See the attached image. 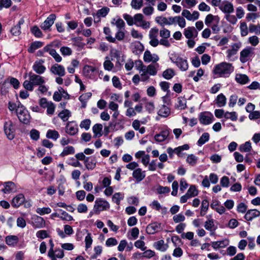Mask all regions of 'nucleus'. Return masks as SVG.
<instances>
[{
	"instance_id": "26",
	"label": "nucleus",
	"mask_w": 260,
	"mask_h": 260,
	"mask_svg": "<svg viewBox=\"0 0 260 260\" xmlns=\"http://www.w3.org/2000/svg\"><path fill=\"white\" fill-rule=\"evenodd\" d=\"M170 109L165 105H161L159 109L157 114L159 116L162 117H167L170 114Z\"/></svg>"
},
{
	"instance_id": "16",
	"label": "nucleus",
	"mask_w": 260,
	"mask_h": 260,
	"mask_svg": "<svg viewBox=\"0 0 260 260\" xmlns=\"http://www.w3.org/2000/svg\"><path fill=\"white\" fill-rule=\"evenodd\" d=\"M24 23V19L21 18L18 21V23L13 27L11 30L10 32L13 36H18L21 34V25Z\"/></svg>"
},
{
	"instance_id": "47",
	"label": "nucleus",
	"mask_w": 260,
	"mask_h": 260,
	"mask_svg": "<svg viewBox=\"0 0 260 260\" xmlns=\"http://www.w3.org/2000/svg\"><path fill=\"white\" fill-rule=\"evenodd\" d=\"M194 30V27H188L184 29V35L187 39H191L193 37V31Z\"/></svg>"
},
{
	"instance_id": "36",
	"label": "nucleus",
	"mask_w": 260,
	"mask_h": 260,
	"mask_svg": "<svg viewBox=\"0 0 260 260\" xmlns=\"http://www.w3.org/2000/svg\"><path fill=\"white\" fill-rule=\"evenodd\" d=\"M32 69L37 74L40 75L44 73L46 69L44 66L39 65L38 63H34Z\"/></svg>"
},
{
	"instance_id": "24",
	"label": "nucleus",
	"mask_w": 260,
	"mask_h": 260,
	"mask_svg": "<svg viewBox=\"0 0 260 260\" xmlns=\"http://www.w3.org/2000/svg\"><path fill=\"white\" fill-rule=\"evenodd\" d=\"M154 247L161 252H165L167 250L168 248L167 244H165V242L163 240H160L157 242H155L153 244Z\"/></svg>"
},
{
	"instance_id": "6",
	"label": "nucleus",
	"mask_w": 260,
	"mask_h": 260,
	"mask_svg": "<svg viewBox=\"0 0 260 260\" xmlns=\"http://www.w3.org/2000/svg\"><path fill=\"white\" fill-rule=\"evenodd\" d=\"M254 48L251 47H247L240 52V60L241 62L245 63L248 60V57L253 54Z\"/></svg>"
},
{
	"instance_id": "32",
	"label": "nucleus",
	"mask_w": 260,
	"mask_h": 260,
	"mask_svg": "<svg viewBox=\"0 0 260 260\" xmlns=\"http://www.w3.org/2000/svg\"><path fill=\"white\" fill-rule=\"evenodd\" d=\"M236 81L241 84H245L249 81L248 77L245 74L237 75L236 78Z\"/></svg>"
},
{
	"instance_id": "59",
	"label": "nucleus",
	"mask_w": 260,
	"mask_h": 260,
	"mask_svg": "<svg viewBox=\"0 0 260 260\" xmlns=\"http://www.w3.org/2000/svg\"><path fill=\"white\" fill-rule=\"evenodd\" d=\"M8 79L5 80L4 83L2 84L1 89V93L2 95H6L7 93H8Z\"/></svg>"
},
{
	"instance_id": "48",
	"label": "nucleus",
	"mask_w": 260,
	"mask_h": 260,
	"mask_svg": "<svg viewBox=\"0 0 260 260\" xmlns=\"http://www.w3.org/2000/svg\"><path fill=\"white\" fill-rule=\"evenodd\" d=\"M30 31L36 38H41L43 36L41 30L37 26H33Z\"/></svg>"
},
{
	"instance_id": "60",
	"label": "nucleus",
	"mask_w": 260,
	"mask_h": 260,
	"mask_svg": "<svg viewBox=\"0 0 260 260\" xmlns=\"http://www.w3.org/2000/svg\"><path fill=\"white\" fill-rule=\"evenodd\" d=\"M30 136L31 139L37 141L40 138V133L38 131L32 129L30 132Z\"/></svg>"
},
{
	"instance_id": "1",
	"label": "nucleus",
	"mask_w": 260,
	"mask_h": 260,
	"mask_svg": "<svg viewBox=\"0 0 260 260\" xmlns=\"http://www.w3.org/2000/svg\"><path fill=\"white\" fill-rule=\"evenodd\" d=\"M234 68L232 63L222 62L216 64L213 70V73L221 77H228L234 71Z\"/></svg>"
},
{
	"instance_id": "63",
	"label": "nucleus",
	"mask_w": 260,
	"mask_h": 260,
	"mask_svg": "<svg viewBox=\"0 0 260 260\" xmlns=\"http://www.w3.org/2000/svg\"><path fill=\"white\" fill-rule=\"evenodd\" d=\"M60 51L61 52L62 55H70L72 53V51L71 49L68 47H62L60 49Z\"/></svg>"
},
{
	"instance_id": "20",
	"label": "nucleus",
	"mask_w": 260,
	"mask_h": 260,
	"mask_svg": "<svg viewBox=\"0 0 260 260\" xmlns=\"http://www.w3.org/2000/svg\"><path fill=\"white\" fill-rule=\"evenodd\" d=\"M259 215L260 212L258 210L256 209H251L246 212L244 216V218L248 221H251L254 218L258 217Z\"/></svg>"
},
{
	"instance_id": "62",
	"label": "nucleus",
	"mask_w": 260,
	"mask_h": 260,
	"mask_svg": "<svg viewBox=\"0 0 260 260\" xmlns=\"http://www.w3.org/2000/svg\"><path fill=\"white\" fill-rule=\"evenodd\" d=\"M157 192L158 194H163L169 193L170 191V188L167 186H162L159 185L156 189Z\"/></svg>"
},
{
	"instance_id": "37",
	"label": "nucleus",
	"mask_w": 260,
	"mask_h": 260,
	"mask_svg": "<svg viewBox=\"0 0 260 260\" xmlns=\"http://www.w3.org/2000/svg\"><path fill=\"white\" fill-rule=\"evenodd\" d=\"M75 153V149L72 146H66L64 148L62 152L60 153V156L64 157L69 154H72Z\"/></svg>"
},
{
	"instance_id": "53",
	"label": "nucleus",
	"mask_w": 260,
	"mask_h": 260,
	"mask_svg": "<svg viewBox=\"0 0 260 260\" xmlns=\"http://www.w3.org/2000/svg\"><path fill=\"white\" fill-rule=\"evenodd\" d=\"M59 211L61 212V216L60 217L62 220H65L67 221H71L73 220V217L69 215L67 212L63 211L61 209L59 210Z\"/></svg>"
},
{
	"instance_id": "7",
	"label": "nucleus",
	"mask_w": 260,
	"mask_h": 260,
	"mask_svg": "<svg viewBox=\"0 0 260 260\" xmlns=\"http://www.w3.org/2000/svg\"><path fill=\"white\" fill-rule=\"evenodd\" d=\"M66 133L70 136H74L78 133V125L75 121L68 122L66 126Z\"/></svg>"
},
{
	"instance_id": "9",
	"label": "nucleus",
	"mask_w": 260,
	"mask_h": 260,
	"mask_svg": "<svg viewBox=\"0 0 260 260\" xmlns=\"http://www.w3.org/2000/svg\"><path fill=\"white\" fill-rule=\"evenodd\" d=\"M31 224L34 228L40 229L45 226V221L43 217L36 215L31 218Z\"/></svg>"
},
{
	"instance_id": "19",
	"label": "nucleus",
	"mask_w": 260,
	"mask_h": 260,
	"mask_svg": "<svg viewBox=\"0 0 260 260\" xmlns=\"http://www.w3.org/2000/svg\"><path fill=\"white\" fill-rule=\"evenodd\" d=\"M145 171H142V169L140 168L136 169L133 173V177L138 182L143 180L145 177Z\"/></svg>"
},
{
	"instance_id": "43",
	"label": "nucleus",
	"mask_w": 260,
	"mask_h": 260,
	"mask_svg": "<svg viewBox=\"0 0 260 260\" xmlns=\"http://www.w3.org/2000/svg\"><path fill=\"white\" fill-rule=\"evenodd\" d=\"M156 22L160 26L164 27L165 25H168V19L162 16H157L155 18Z\"/></svg>"
},
{
	"instance_id": "39",
	"label": "nucleus",
	"mask_w": 260,
	"mask_h": 260,
	"mask_svg": "<svg viewBox=\"0 0 260 260\" xmlns=\"http://www.w3.org/2000/svg\"><path fill=\"white\" fill-rule=\"evenodd\" d=\"M251 145L249 141L246 142L240 146L239 150L241 152H249L251 151Z\"/></svg>"
},
{
	"instance_id": "28",
	"label": "nucleus",
	"mask_w": 260,
	"mask_h": 260,
	"mask_svg": "<svg viewBox=\"0 0 260 260\" xmlns=\"http://www.w3.org/2000/svg\"><path fill=\"white\" fill-rule=\"evenodd\" d=\"M102 128L103 126L101 124L97 123L93 125L92 127V131L94 134V138H99L102 136Z\"/></svg>"
},
{
	"instance_id": "12",
	"label": "nucleus",
	"mask_w": 260,
	"mask_h": 260,
	"mask_svg": "<svg viewBox=\"0 0 260 260\" xmlns=\"http://www.w3.org/2000/svg\"><path fill=\"white\" fill-rule=\"evenodd\" d=\"M29 79L30 80L34 85H41L45 83L44 78L39 75L35 74L30 72L28 74Z\"/></svg>"
},
{
	"instance_id": "35",
	"label": "nucleus",
	"mask_w": 260,
	"mask_h": 260,
	"mask_svg": "<svg viewBox=\"0 0 260 260\" xmlns=\"http://www.w3.org/2000/svg\"><path fill=\"white\" fill-rule=\"evenodd\" d=\"M209 134L208 133H203L197 142V144L199 146H202L209 140Z\"/></svg>"
},
{
	"instance_id": "21",
	"label": "nucleus",
	"mask_w": 260,
	"mask_h": 260,
	"mask_svg": "<svg viewBox=\"0 0 260 260\" xmlns=\"http://www.w3.org/2000/svg\"><path fill=\"white\" fill-rule=\"evenodd\" d=\"M241 46V43H236L232 45V49H228L226 51L227 57L230 58L232 56L237 54L238 51Z\"/></svg>"
},
{
	"instance_id": "56",
	"label": "nucleus",
	"mask_w": 260,
	"mask_h": 260,
	"mask_svg": "<svg viewBox=\"0 0 260 260\" xmlns=\"http://www.w3.org/2000/svg\"><path fill=\"white\" fill-rule=\"evenodd\" d=\"M12 5L11 0H0V11L3 8H9Z\"/></svg>"
},
{
	"instance_id": "11",
	"label": "nucleus",
	"mask_w": 260,
	"mask_h": 260,
	"mask_svg": "<svg viewBox=\"0 0 260 260\" xmlns=\"http://www.w3.org/2000/svg\"><path fill=\"white\" fill-rule=\"evenodd\" d=\"M50 72L54 75L62 77L65 75L66 71L64 68L59 64L55 63L53 64L50 69Z\"/></svg>"
},
{
	"instance_id": "27",
	"label": "nucleus",
	"mask_w": 260,
	"mask_h": 260,
	"mask_svg": "<svg viewBox=\"0 0 260 260\" xmlns=\"http://www.w3.org/2000/svg\"><path fill=\"white\" fill-rule=\"evenodd\" d=\"M219 9L226 14L232 13L234 11L233 5L231 3H227L224 5L220 6Z\"/></svg>"
},
{
	"instance_id": "29",
	"label": "nucleus",
	"mask_w": 260,
	"mask_h": 260,
	"mask_svg": "<svg viewBox=\"0 0 260 260\" xmlns=\"http://www.w3.org/2000/svg\"><path fill=\"white\" fill-rule=\"evenodd\" d=\"M215 102L218 107H222L225 105L226 99L223 94L220 93L215 99Z\"/></svg>"
},
{
	"instance_id": "8",
	"label": "nucleus",
	"mask_w": 260,
	"mask_h": 260,
	"mask_svg": "<svg viewBox=\"0 0 260 260\" xmlns=\"http://www.w3.org/2000/svg\"><path fill=\"white\" fill-rule=\"evenodd\" d=\"M171 60L173 62L175 63L181 71H185L188 69V64L186 59H183L181 57H177L175 60L172 58H171Z\"/></svg>"
},
{
	"instance_id": "4",
	"label": "nucleus",
	"mask_w": 260,
	"mask_h": 260,
	"mask_svg": "<svg viewBox=\"0 0 260 260\" xmlns=\"http://www.w3.org/2000/svg\"><path fill=\"white\" fill-rule=\"evenodd\" d=\"M16 113L20 122L24 124L29 123L30 116L26 109L16 111Z\"/></svg>"
},
{
	"instance_id": "13",
	"label": "nucleus",
	"mask_w": 260,
	"mask_h": 260,
	"mask_svg": "<svg viewBox=\"0 0 260 260\" xmlns=\"http://www.w3.org/2000/svg\"><path fill=\"white\" fill-rule=\"evenodd\" d=\"M56 15L51 14L47 18L44 22L41 25V27L43 30H47L53 24L56 19Z\"/></svg>"
},
{
	"instance_id": "15",
	"label": "nucleus",
	"mask_w": 260,
	"mask_h": 260,
	"mask_svg": "<svg viewBox=\"0 0 260 260\" xmlns=\"http://www.w3.org/2000/svg\"><path fill=\"white\" fill-rule=\"evenodd\" d=\"M109 11V8L105 7L99 10L96 14H93L94 22L95 23L99 22L100 21V17H105L108 14Z\"/></svg>"
},
{
	"instance_id": "2",
	"label": "nucleus",
	"mask_w": 260,
	"mask_h": 260,
	"mask_svg": "<svg viewBox=\"0 0 260 260\" xmlns=\"http://www.w3.org/2000/svg\"><path fill=\"white\" fill-rule=\"evenodd\" d=\"M109 208L110 205L107 201L98 198L95 201L93 210L95 214H99L101 211L107 210Z\"/></svg>"
},
{
	"instance_id": "61",
	"label": "nucleus",
	"mask_w": 260,
	"mask_h": 260,
	"mask_svg": "<svg viewBox=\"0 0 260 260\" xmlns=\"http://www.w3.org/2000/svg\"><path fill=\"white\" fill-rule=\"evenodd\" d=\"M85 248L88 249L91 247L92 243V239L90 233H88L85 238Z\"/></svg>"
},
{
	"instance_id": "14",
	"label": "nucleus",
	"mask_w": 260,
	"mask_h": 260,
	"mask_svg": "<svg viewBox=\"0 0 260 260\" xmlns=\"http://www.w3.org/2000/svg\"><path fill=\"white\" fill-rule=\"evenodd\" d=\"M171 130L169 129H164L154 136V139L157 142H162L165 141L169 137Z\"/></svg>"
},
{
	"instance_id": "17",
	"label": "nucleus",
	"mask_w": 260,
	"mask_h": 260,
	"mask_svg": "<svg viewBox=\"0 0 260 260\" xmlns=\"http://www.w3.org/2000/svg\"><path fill=\"white\" fill-rule=\"evenodd\" d=\"M84 164L87 170H93L96 167V159L94 157H87Z\"/></svg>"
},
{
	"instance_id": "57",
	"label": "nucleus",
	"mask_w": 260,
	"mask_h": 260,
	"mask_svg": "<svg viewBox=\"0 0 260 260\" xmlns=\"http://www.w3.org/2000/svg\"><path fill=\"white\" fill-rule=\"evenodd\" d=\"M91 123L90 119H86L82 121L80 123V126L81 128H84L85 130L89 129Z\"/></svg>"
},
{
	"instance_id": "22",
	"label": "nucleus",
	"mask_w": 260,
	"mask_h": 260,
	"mask_svg": "<svg viewBox=\"0 0 260 260\" xmlns=\"http://www.w3.org/2000/svg\"><path fill=\"white\" fill-rule=\"evenodd\" d=\"M25 198L23 194L20 193L14 197L12 202V206L17 208L24 202Z\"/></svg>"
},
{
	"instance_id": "31",
	"label": "nucleus",
	"mask_w": 260,
	"mask_h": 260,
	"mask_svg": "<svg viewBox=\"0 0 260 260\" xmlns=\"http://www.w3.org/2000/svg\"><path fill=\"white\" fill-rule=\"evenodd\" d=\"M204 227L207 231H216L217 226L214 224V220L213 219H209L205 222Z\"/></svg>"
},
{
	"instance_id": "5",
	"label": "nucleus",
	"mask_w": 260,
	"mask_h": 260,
	"mask_svg": "<svg viewBox=\"0 0 260 260\" xmlns=\"http://www.w3.org/2000/svg\"><path fill=\"white\" fill-rule=\"evenodd\" d=\"M214 118L213 114L209 112H201L199 115V120L204 125H208L212 123Z\"/></svg>"
},
{
	"instance_id": "58",
	"label": "nucleus",
	"mask_w": 260,
	"mask_h": 260,
	"mask_svg": "<svg viewBox=\"0 0 260 260\" xmlns=\"http://www.w3.org/2000/svg\"><path fill=\"white\" fill-rule=\"evenodd\" d=\"M23 85L26 90L32 91L34 89V85L30 80L24 81Z\"/></svg>"
},
{
	"instance_id": "54",
	"label": "nucleus",
	"mask_w": 260,
	"mask_h": 260,
	"mask_svg": "<svg viewBox=\"0 0 260 260\" xmlns=\"http://www.w3.org/2000/svg\"><path fill=\"white\" fill-rule=\"evenodd\" d=\"M36 236L37 238L41 239H44L50 237L47 231L45 230H40L38 231L36 233Z\"/></svg>"
},
{
	"instance_id": "25",
	"label": "nucleus",
	"mask_w": 260,
	"mask_h": 260,
	"mask_svg": "<svg viewBox=\"0 0 260 260\" xmlns=\"http://www.w3.org/2000/svg\"><path fill=\"white\" fill-rule=\"evenodd\" d=\"M229 244V242L227 239L211 242L212 247L215 250L219 248H224L228 246Z\"/></svg>"
},
{
	"instance_id": "45",
	"label": "nucleus",
	"mask_w": 260,
	"mask_h": 260,
	"mask_svg": "<svg viewBox=\"0 0 260 260\" xmlns=\"http://www.w3.org/2000/svg\"><path fill=\"white\" fill-rule=\"evenodd\" d=\"M175 75L173 69H168L164 71L162 76L167 80L171 79Z\"/></svg>"
},
{
	"instance_id": "34",
	"label": "nucleus",
	"mask_w": 260,
	"mask_h": 260,
	"mask_svg": "<svg viewBox=\"0 0 260 260\" xmlns=\"http://www.w3.org/2000/svg\"><path fill=\"white\" fill-rule=\"evenodd\" d=\"M58 116L63 121H67L69 118L71 116V113L69 110L64 109L58 114Z\"/></svg>"
},
{
	"instance_id": "55",
	"label": "nucleus",
	"mask_w": 260,
	"mask_h": 260,
	"mask_svg": "<svg viewBox=\"0 0 260 260\" xmlns=\"http://www.w3.org/2000/svg\"><path fill=\"white\" fill-rule=\"evenodd\" d=\"M224 117L226 119H230L232 121H236L237 119V116L235 112H226L224 113Z\"/></svg>"
},
{
	"instance_id": "38",
	"label": "nucleus",
	"mask_w": 260,
	"mask_h": 260,
	"mask_svg": "<svg viewBox=\"0 0 260 260\" xmlns=\"http://www.w3.org/2000/svg\"><path fill=\"white\" fill-rule=\"evenodd\" d=\"M95 71V68L88 65L85 66L83 70V74L86 77L91 76Z\"/></svg>"
},
{
	"instance_id": "41",
	"label": "nucleus",
	"mask_w": 260,
	"mask_h": 260,
	"mask_svg": "<svg viewBox=\"0 0 260 260\" xmlns=\"http://www.w3.org/2000/svg\"><path fill=\"white\" fill-rule=\"evenodd\" d=\"M186 160L190 165L194 166L197 163L198 157L192 154H189L187 156Z\"/></svg>"
},
{
	"instance_id": "50",
	"label": "nucleus",
	"mask_w": 260,
	"mask_h": 260,
	"mask_svg": "<svg viewBox=\"0 0 260 260\" xmlns=\"http://www.w3.org/2000/svg\"><path fill=\"white\" fill-rule=\"evenodd\" d=\"M186 193L188 194L190 198H192L198 195V191L194 185H191Z\"/></svg>"
},
{
	"instance_id": "3",
	"label": "nucleus",
	"mask_w": 260,
	"mask_h": 260,
	"mask_svg": "<svg viewBox=\"0 0 260 260\" xmlns=\"http://www.w3.org/2000/svg\"><path fill=\"white\" fill-rule=\"evenodd\" d=\"M4 132L8 139L12 140L15 137V129L14 125L11 121L5 122Z\"/></svg>"
},
{
	"instance_id": "23",
	"label": "nucleus",
	"mask_w": 260,
	"mask_h": 260,
	"mask_svg": "<svg viewBox=\"0 0 260 260\" xmlns=\"http://www.w3.org/2000/svg\"><path fill=\"white\" fill-rule=\"evenodd\" d=\"M5 241L9 246L14 247L17 244L19 238L17 236L9 235L6 237Z\"/></svg>"
},
{
	"instance_id": "18",
	"label": "nucleus",
	"mask_w": 260,
	"mask_h": 260,
	"mask_svg": "<svg viewBox=\"0 0 260 260\" xmlns=\"http://www.w3.org/2000/svg\"><path fill=\"white\" fill-rule=\"evenodd\" d=\"M3 184L4 188L2 189V191L4 193H10L16 189L15 184L12 181L5 182Z\"/></svg>"
},
{
	"instance_id": "42",
	"label": "nucleus",
	"mask_w": 260,
	"mask_h": 260,
	"mask_svg": "<svg viewBox=\"0 0 260 260\" xmlns=\"http://www.w3.org/2000/svg\"><path fill=\"white\" fill-rule=\"evenodd\" d=\"M146 68V69H145V70L144 71L146 73L152 76H154L156 74L157 70L153 64H150Z\"/></svg>"
},
{
	"instance_id": "33",
	"label": "nucleus",
	"mask_w": 260,
	"mask_h": 260,
	"mask_svg": "<svg viewBox=\"0 0 260 260\" xmlns=\"http://www.w3.org/2000/svg\"><path fill=\"white\" fill-rule=\"evenodd\" d=\"M59 137V134L56 130L49 129L46 133V137L48 139L56 140Z\"/></svg>"
},
{
	"instance_id": "10",
	"label": "nucleus",
	"mask_w": 260,
	"mask_h": 260,
	"mask_svg": "<svg viewBox=\"0 0 260 260\" xmlns=\"http://www.w3.org/2000/svg\"><path fill=\"white\" fill-rule=\"evenodd\" d=\"M162 230L161 224L155 222L148 224L147 226L146 231L148 234L152 235Z\"/></svg>"
},
{
	"instance_id": "52",
	"label": "nucleus",
	"mask_w": 260,
	"mask_h": 260,
	"mask_svg": "<svg viewBox=\"0 0 260 260\" xmlns=\"http://www.w3.org/2000/svg\"><path fill=\"white\" fill-rule=\"evenodd\" d=\"M123 198V195L120 192H116L112 197V201L117 205H119L120 201Z\"/></svg>"
},
{
	"instance_id": "30",
	"label": "nucleus",
	"mask_w": 260,
	"mask_h": 260,
	"mask_svg": "<svg viewBox=\"0 0 260 260\" xmlns=\"http://www.w3.org/2000/svg\"><path fill=\"white\" fill-rule=\"evenodd\" d=\"M44 45L43 42L41 41H35L32 42L30 46L28 49V51L29 53H34L36 50H37L38 48H40L42 47Z\"/></svg>"
},
{
	"instance_id": "64",
	"label": "nucleus",
	"mask_w": 260,
	"mask_h": 260,
	"mask_svg": "<svg viewBox=\"0 0 260 260\" xmlns=\"http://www.w3.org/2000/svg\"><path fill=\"white\" fill-rule=\"evenodd\" d=\"M248 117L250 120L257 119L260 118V112L253 111L249 113Z\"/></svg>"
},
{
	"instance_id": "51",
	"label": "nucleus",
	"mask_w": 260,
	"mask_h": 260,
	"mask_svg": "<svg viewBox=\"0 0 260 260\" xmlns=\"http://www.w3.org/2000/svg\"><path fill=\"white\" fill-rule=\"evenodd\" d=\"M51 212V209L49 207L38 208L36 210V212L41 215L49 214Z\"/></svg>"
},
{
	"instance_id": "49",
	"label": "nucleus",
	"mask_w": 260,
	"mask_h": 260,
	"mask_svg": "<svg viewBox=\"0 0 260 260\" xmlns=\"http://www.w3.org/2000/svg\"><path fill=\"white\" fill-rule=\"evenodd\" d=\"M249 31L250 32H254L256 35H260V25H255L250 24L249 25Z\"/></svg>"
},
{
	"instance_id": "46",
	"label": "nucleus",
	"mask_w": 260,
	"mask_h": 260,
	"mask_svg": "<svg viewBox=\"0 0 260 260\" xmlns=\"http://www.w3.org/2000/svg\"><path fill=\"white\" fill-rule=\"evenodd\" d=\"M143 3V0H132L131 5L133 9L139 10L142 7Z\"/></svg>"
},
{
	"instance_id": "40",
	"label": "nucleus",
	"mask_w": 260,
	"mask_h": 260,
	"mask_svg": "<svg viewBox=\"0 0 260 260\" xmlns=\"http://www.w3.org/2000/svg\"><path fill=\"white\" fill-rule=\"evenodd\" d=\"M217 19L218 21H219V17L218 16H214L212 14H208L206 16L205 20V23L206 25L209 26L212 22Z\"/></svg>"
},
{
	"instance_id": "44",
	"label": "nucleus",
	"mask_w": 260,
	"mask_h": 260,
	"mask_svg": "<svg viewBox=\"0 0 260 260\" xmlns=\"http://www.w3.org/2000/svg\"><path fill=\"white\" fill-rule=\"evenodd\" d=\"M104 32L105 35H107L106 39L109 42L111 43L115 42V38H113L111 36V30L110 28L108 27H105L104 28Z\"/></svg>"
}]
</instances>
